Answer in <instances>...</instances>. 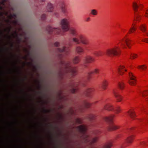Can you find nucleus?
I'll list each match as a JSON object with an SVG mask.
<instances>
[{"mask_svg":"<svg viewBox=\"0 0 148 148\" xmlns=\"http://www.w3.org/2000/svg\"><path fill=\"white\" fill-rule=\"evenodd\" d=\"M70 32L72 36L74 37L72 38V40L74 42L77 44H79L81 43L84 45H89V40L85 38L84 35L78 34L76 29H72L70 30Z\"/></svg>","mask_w":148,"mask_h":148,"instance_id":"f257e3e1","label":"nucleus"},{"mask_svg":"<svg viewBox=\"0 0 148 148\" xmlns=\"http://www.w3.org/2000/svg\"><path fill=\"white\" fill-rule=\"evenodd\" d=\"M61 64L64 68L65 72L66 73H69L73 76L76 74L77 72L76 68L73 66L70 62L62 61Z\"/></svg>","mask_w":148,"mask_h":148,"instance_id":"f03ea898","label":"nucleus"},{"mask_svg":"<svg viewBox=\"0 0 148 148\" xmlns=\"http://www.w3.org/2000/svg\"><path fill=\"white\" fill-rule=\"evenodd\" d=\"M77 129L80 132L84 135H86V138L84 140L85 143H88L90 144H92L96 142L97 140V137H95L92 139H90L88 136L86 135L85 132L87 128L85 126L83 125H81L77 127Z\"/></svg>","mask_w":148,"mask_h":148,"instance_id":"7ed1b4c3","label":"nucleus"},{"mask_svg":"<svg viewBox=\"0 0 148 148\" xmlns=\"http://www.w3.org/2000/svg\"><path fill=\"white\" fill-rule=\"evenodd\" d=\"M121 50L119 47L115 46L114 47L107 49L106 53L107 56L112 57L114 56H118L120 55Z\"/></svg>","mask_w":148,"mask_h":148,"instance_id":"20e7f679","label":"nucleus"},{"mask_svg":"<svg viewBox=\"0 0 148 148\" xmlns=\"http://www.w3.org/2000/svg\"><path fill=\"white\" fill-rule=\"evenodd\" d=\"M114 115H111L105 117L104 118V120L110 124L108 130L109 131H112L116 130L119 128V127L112 124L113 118Z\"/></svg>","mask_w":148,"mask_h":148,"instance_id":"39448f33","label":"nucleus"},{"mask_svg":"<svg viewBox=\"0 0 148 148\" xmlns=\"http://www.w3.org/2000/svg\"><path fill=\"white\" fill-rule=\"evenodd\" d=\"M133 7L134 11L135 17L137 20H139L140 16L138 13V8H139L140 9L143 7L142 5L140 3H138V4L134 2L133 3Z\"/></svg>","mask_w":148,"mask_h":148,"instance_id":"423d86ee","label":"nucleus"},{"mask_svg":"<svg viewBox=\"0 0 148 148\" xmlns=\"http://www.w3.org/2000/svg\"><path fill=\"white\" fill-rule=\"evenodd\" d=\"M60 25L63 29L67 31L69 29V20L67 18H63L60 22Z\"/></svg>","mask_w":148,"mask_h":148,"instance_id":"0eeeda50","label":"nucleus"},{"mask_svg":"<svg viewBox=\"0 0 148 148\" xmlns=\"http://www.w3.org/2000/svg\"><path fill=\"white\" fill-rule=\"evenodd\" d=\"M104 108L105 109L109 111L113 110L114 111H115L116 113L120 112L121 111L120 107H116L115 109H114L113 106L110 104H107L104 106Z\"/></svg>","mask_w":148,"mask_h":148,"instance_id":"6e6552de","label":"nucleus"},{"mask_svg":"<svg viewBox=\"0 0 148 148\" xmlns=\"http://www.w3.org/2000/svg\"><path fill=\"white\" fill-rule=\"evenodd\" d=\"M57 51L61 53V54H59V57L60 58H61L64 55H67L69 53V50L68 48H66L65 47H63L62 48H58Z\"/></svg>","mask_w":148,"mask_h":148,"instance_id":"1a4fd4ad","label":"nucleus"},{"mask_svg":"<svg viewBox=\"0 0 148 148\" xmlns=\"http://www.w3.org/2000/svg\"><path fill=\"white\" fill-rule=\"evenodd\" d=\"M126 36L124 38V39H123L120 42L121 45L123 48H124L125 47V45H126L129 48H130V40L128 38L126 37Z\"/></svg>","mask_w":148,"mask_h":148,"instance_id":"9d476101","label":"nucleus"},{"mask_svg":"<svg viewBox=\"0 0 148 148\" xmlns=\"http://www.w3.org/2000/svg\"><path fill=\"white\" fill-rule=\"evenodd\" d=\"M47 29L49 33L50 34H51L53 32L54 33L59 34L61 30V29L59 28H53L50 26H49L47 27Z\"/></svg>","mask_w":148,"mask_h":148,"instance_id":"9b49d317","label":"nucleus"},{"mask_svg":"<svg viewBox=\"0 0 148 148\" xmlns=\"http://www.w3.org/2000/svg\"><path fill=\"white\" fill-rule=\"evenodd\" d=\"M129 76L130 79L128 81L129 84L131 85H135L136 82V77L131 72L129 73Z\"/></svg>","mask_w":148,"mask_h":148,"instance_id":"f8f14e48","label":"nucleus"},{"mask_svg":"<svg viewBox=\"0 0 148 148\" xmlns=\"http://www.w3.org/2000/svg\"><path fill=\"white\" fill-rule=\"evenodd\" d=\"M84 66H85L86 63H90L95 61V59L93 57L88 56L85 58L84 60Z\"/></svg>","mask_w":148,"mask_h":148,"instance_id":"ddd939ff","label":"nucleus"},{"mask_svg":"<svg viewBox=\"0 0 148 148\" xmlns=\"http://www.w3.org/2000/svg\"><path fill=\"white\" fill-rule=\"evenodd\" d=\"M93 89L90 88H86L84 91V94L88 97H90L91 94L93 92Z\"/></svg>","mask_w":148,"mask_h":148,"instance_id":"4468645a","label":"nucleus"},{"mask_svg":"<svg viewBox=\"0 0 148 148\" xmlns=\"http://www.w3.org/2000/svg\"><path fill=\"white\" fill-rule=\"evenodd\" d=\"M113 93L116 100L118 102L121 101L122 99V97L118 93L117 90L115 89L113 91Z\"/></svg>","mask_w":148,"mask_h":148,"instance_id":"2eb2a0df","label":"nucleus"},{"mask_svg":"<svg viewBox=\"0 0 148 148\" xmlns=\"http://www.w3.org/2000/svg\"><path fill=\"white\" fill-rule=\"evenodd\" d=\"M99 71V70L98 69H95L93 71H90L88 72L86 76L88 79H89L90 78V75L93 73H98Z\"/></svg>","mask_w":148,"mask_h":148,"instance_id":"dca6fc26","label":"nucleus"},{"mask_svg":"<svg viewBox=\"0 0 148 148\" xmlns=\"http://www.w3.org/2000/svg\"><path fill=\"white\" fill-rule=\"evenodd\" d=\"M128 113L129 116L132 119H134L136 116L135 112L133 110H130L128 112Z\"/></svg>","mask_w":148,"mask_h":148,"instance_id":"f3484780","label":"nucleus"},{"mask_svg":"<svg viewBox=\"0 0 148 148\" xmlns=\"http://www.w3.org/2000/svg\"><path fill=\"white\" fill-rule=\"evenodd\" d=\"M78 84V83H73V84L71 86L72 88L71 90V92L72 93H75L77 91V88H76V86Z\"/></svg>","mask_w":148,"mask_h":148,"instance_id":"a211bd4d","label":"nucleus"},{"mask_svg":"<svg viewBox=\"0 0 148 148\" xmlns=\"http://www.w3.org/2000/svg\"><path fill=\"white\" fill-rule=\"evenodd\" d=\"M124 67L123 66H120L118 69V71L120 75H122L124 73V71H126V70L124 69Z\"/></svg>","mask_w":148,"mask_h":148,"instance_id":"6ab92c4d","label":"nucleus"},{"mask_svg":"<svg viewBox=\"0 0 148 148\" xmlns=\"http://www.w3.org/2000/svg\"><path fill=\"white\" fill-rule=\"evenodd\" d=\"M76 50L77 52L79 54H80L83 53L84 50L80 46H77L76 48Z\"/></svg>","mask_w":148,"mask_h":148,"instance_id":"aec40b11","label":"nucleus"},{"mask_svg":"<svg viewBox=\"0 0 148 148\" xmlns=\"http://www.w3.org/2000/svg\"><path fill=\"white\" fill-rule=\"evenodd\" d=\"M93 54L97 57L102 56L103 54V52L101 51H98L95 52Z\"/></svg>","mask_w":148,"mask_h":148,"instance_id":"412c9836","label":"nucleus"},{"mask_svg":"<svg viewBox=\"0 0 148 148\" xmlns=\"http://www.w3.org/2000/svg\"><path fill=\"white\" fill-rule=\"evenodd\" d=\"M47 10L49 12H52L53 11V7L52 5L50 3H48L47 7Z\"/></svg>","mask_w":148,"mask_h":148,"instance_id":"4be33fe9","label":"nucleus"},{"mask_svg":"<svg viewBox=\"0 0 148 148\" xmlns=\"http://www.w3.org/2000/svg\"><path fill=\"white\" fill-rule=\"evenodd\" d=\"M83 106L86 108H89L90 106V104L87 102L86 101H84L83 103Z\"/></svg>","mask_w":148,"mask_h":148,"instance_id":"5701e85b","label":"nucleus"},{"mask_svg":"<svg viewBox=\"0 0 148 148\" xmlns=\"http://www.w3.org/2000/svg\"><path fill=\"white\" fill-rule=\"evenodd\" d=\"M80 60L79 57L76 56L75 57L73 60V63L74 64H76L78 63L79 61Z\"/></svg>","mask_w":148,"mask_h":148,"instance_id":"b1692460","label":"nucleus"},{"mask_svg":"<svg viewBox=\"0 0 148 148\" xmlns=\"http://www.w3.org/2000/svg\"><path fill=\"white\" fill-rule=\"evenodd\" d=\"M112 146L111 143H108L105 144L102 148H110Z\"/></svg>","mask_w":148,"mask_h":148,"instance_id":"393cba45","label":"nucleus"},{"mask_svg":"<svg viewBox=\"0 0 148 148\" xmlns=\"http://www.w3.org/2000/svg\"><path fill=\"white\" fill-rule=\"evenodd\" d=\"M108 85V83L106 81H104L102 83V88L103 89H105Z\"/></svg>","mask_w":148,"mask_h":148,"instance_id":"a878e982","label":"nucleus"},{"mask_svg":"<svg viewBox=\"0 0 148 148\" xmlns=\"http://www.w3.org/2000/svg\"><path fill=\"white\" fill-rule=\"evenodd\" d=\"M124 85L123 83L122 82H119L118 83V86L121 89H123L124 86Z\"/></svg>","mask_w":148,"mask_h":148,"instance_id":"bb28decb","label":"nucleus"},{"mask_svg":"<svg viewBox=\"0 0 148 148\" xmlns=\"http://www.w3.org/2000/svg\"><path fill=\"white\" fill-rule=\"evenodd\" d=\"M95 117V115L92 114H90L88 116V118L90 120H94Z\"/></svg>","mask_w":148,"mask_h":148,"instance_id":"cd10ccee","label":"nucleus"},{"mask_svg":"<svg viewBox=\"0 0 148 148\" xmlns=\"http://www.w3.org/2000/svg\"><path fill=\"white\" fill-rule=\"evenodd\" d=\"M133 140V138L132 136L128 137L126 140V142L127 143H132Z\"/></svg>","mask_w":148,"mask_h":148,"instance_id":"c85d7f7f","label":"nucleus"},{"mask_svg":"<svg viewBox=\"0 0 148 148\" xmlns=\"http://www.w3.org/2000/svg\"><path fill=\"white\" fill-rule=\"evenodd\" d=\"M91 14L93 15H96L97 14V10L95 9H92L91 10Z\"/></svg>","mask_w":148,"mask_h":148,"instance_id":"c756f323","label":"nucleus"},{"mask_svg":"<svg viewBox=\"0 0 148 148\" xmlns=\"http://www.w3.org/2000/svg\"><path fill=\"white\" fill-rule=\"evenodd\" d=\"M61 12L65 14L66 13V11L65 8L64 6H62L60 8Z\"/></svg>","mask_w":148,"mask_h":148,"instance_id":"7c9ffc66","label":"nucleus"},{"mask_svg":"<svg viewBox=\"0 0 148 148\" xmlns=\"http://www.w3.org/2000/svg\"><path fill=\"white\" fill-rule=\"evenodd\" d=\"M137 55L136 54L134 53H131L130 54V59H134L135 58L137 57Z\"/></svg>","mask_w":148,"mask_h":148,"instance_id":"2f4dec72","label":"nucleus"},{"mask_svg":"<svg viewBox=\"0 0 148 148\" xmlns=\"http://www.w3.org/2000/svg\"><path fill=\"white\" fill-rule=\"evenodd\" d=\"M136 29V28L135 27H133L130 29L129 32L130 33H133L134 31H135Z\"/></svg>","mask_w":148,"mask_h":148,"instance_id":"473e14b6","label":"nucleus"},{"mask_svg":"<svg viewBox=\"0 0 148 148\" xmlns=\"http://www.w3.org/2000/svg\"><path fill=\"white\" fill-rule=\"evenodd\" d=\"M140 28L141 30L143 32H145L146 29H145V26L143 25H142L140 27Z\"/></svg>","mask_w":148,"mask_h":148,"instance_id":"72a5a7b5","label":"nucleus"},{"mask_svg":"<svg viewBox=\"0 0 148 148\" xmlns=\"http://www.w3.org/2000/svg\"><path fill=\"white\" fill-rule=\"evenodd\" d=\"M141 93L143 97L146 96L148 94V92L147 91H145L143 92H141Z\"/></svg>","mask_w":148,"mask_h":148,"instance_id":"f704fd0d","label":"nucleus"},{"mask_svg":"<svg viewBox=\"0 0 148 148\" xmlns=\"http://www.w3.org/2000/svg\"><path fill=\"white\" fill-rule=\"evenodd\" d=\"M25 99L26 101H27L29 99L28 98V97L29 96V95L26 92H25Z\"/></svg>","mask_w":148,"mask_h":148,"instance_id":"c9c22d12","label":"nucleus"},{"mask_svg":"<svg viewBox=\"0 0 148 148\" xmlns=\"http://www.w3.org/2000/svg\"><path fill=\"white\" fill-rule=\"evenodd\" d=\"M146 68V67L145 65L139 66L138 67V68L142 70H145Z\"/></svg>","mask_w":148,"mask_h":148,"instance_id":"e433bc0d","label":"nucleus"},{"mask_svg":"<svg viewBox=\"0 0 148 148\" xmlns=\"http://www.w3.org/2000/svg\"><path fill=\"white\" fill-rule=\"evenodd\" d=\"M134 129L133 127H132L127 130V132H132L134 130Z\"/></svg>","mask_w":148,"mask_h":148,"instance_id":"4c0bfd02","label":"nucleus"},{"mask_svg":"<svg viewBox=\"0 0 148 148\" xmlns=\"http://www.w3.org/2000/svg\"><path fill=\"white\" fill-rule=\"evenodd\" d=\"M142 41L143 42L148 43V38H143L142 39Z\"/></svg>","mask_w":148,"mask_h":148,"instance_id":"58836bf2","label":"nucleus"},{"mask_svg":"<svg viewBox=\"0 0 148 148\" xmlns=\"http://www.w3.org/2000/svg\"><path fill=\"white\" fill-rule=\"evenodd\" d=\"M46 18V16L45 14H42L41 16V19L42 20H44Z\"/></svg>","mask_w":148,"mask_h":148,"instance_id":"ea45409f","label":"nucleus"},{"mask_svg":"<svg viewBox=\"0 0 148 148\" xmlns=\"http://www.w3.org/2000/svg\"><path fill=\"white\" fill-rule=\"evenodd\" d=\"M59 45V43L57 42H56L54 44V46L56 47H58Z\"/></svg>","mask_w":148,"mask_h":148,"instance_id":"a19ab883","label":"nucleus"},{"mask_svg":"<svg viewBox=\"0 0 148 148\" xmlns=\"http://www.w3.org/2000/svg\"><path fill=\"white\" fill-rule=\"evenodd\" d=\"M140 145L142 146H144V145H146V143L145 142H142L140 143Z\"/></svg>","mask_w":148,"mask_h":148,"instance_id":"79ce46f5","label":"nucleus"},{"mask_svg":"<svg viewBox=\"0 0 148 148\" xmlns=\"http://www.w3.org/2000/svg\"><path fill=\"white\" fill-rule=\"evenodd\" d=\"M145 16L148 17V9L145 12Z\"/></svg>","mask_w":148,"mask_h":148,"instance_id":"37998d69","label":"nucleus"},{"mask_svg":"<svg viewBox=\"0 0 148 148\" xmlns=\"http://www.w3.org/2000/svg\"><path fill=\"white\" fill-rule=\"evenodd\" d=\"M5 0H3V1H1V4L2 5H4V3L5 1Z\"/></svg>","mask_w":148,"mask_h":148,"instance_id":"c03bdc74","label":"nucleus"},{"mask_svg":"<svg viewBox=\"0 0 148 148\" xmlns=\"http://www.w3.org/2000/svg\"><path fill=\"white\" fill-rule=\"evenodd\" d=\"M90 17H88L86 19V21L87 22H88L90 21Z\"/></svg>","mask_w":148,"mask_h":148,"instance_id":"a18cd8bd","label":"nucleus"},{"mask_svg":"<svg viewBox=\"0 0 148 148\" xmlns=\"http://www.w3.org/2000/svg\"><path fill=\"white\" fill-rule=\"evenodd\" d=\"M25 64H27V65H29L31 64V63L29 62H25Z\"/></svg>","mask_w":148,"mask_h":148,"instance_id":"49530a36","label":"nucleus"},{"mask_svg":"<svg viewBox=\"0 0 148 148\" xmlns=\"http://www.w3.org/2000/svg\"><path fill=\"white\" fill-rule=\"evenodd\" d=\"M77 122L79 123H81V121L79 119H77Z\"/></svg>","mask_w":148,"mask_h":148,"instance_id":"de8ad7c7","label":"nucleus"},{"mask_svg":"<svg viewBox=\"0 0 148 148\" xmlns=\"http://www.w3.org/2000/svg\"><path fill=\"white\" fill-rule=\"evenodd\" d=\"M139 121L140 122H143L144 123L145 122V121L144 120L143 121L142 119L139 120Z\"/></svg>","mask_w":148,"mask_h":148,"instance_id":"09e8293b","label":"nucleus"},{"mask_svg":"<svg viewBox=\"0 0 148 148\" xmlns=\"http://www.w3.org/2000/svg\"><path fill=\"white\" fill-rule=\"evenodd\" d=\"M27 56H26L25 57H24V59L26 60H27Z\"/></svg>","mask_w":148,"mask_h":148,"instance_id":"8fccbe9b","label":"nucleus"},{"mask_svg":"<svg viewBox=\"0 0 148 148\" xmlns=\"http://www.w3.org/2000/svg\"><path fill=\"white\" fill-rule=\"evenodd\" d=\"M25 50H26V51L28 53V55H29V51L28 50H27L26 49H25Z\"/></svg>","mask_w":148,"mask_h":148,"instance_id":"3c124183","label":"nucleus"},{"mask_svg":"<svg viewBox=\"0 0 148 148\" xmlns=\"http://www.w3.org/2000/svg\"><path fill=\"white\" fill-rule=\"evenodd\" d=\"M54 14H55V15L56 16H58V14H57V12H55L54 13Z\"/></svg>","mask_w":148,"mask_h":148,"instance_id":"603ef678","label":"nucleus"},{"mask_svg":"<svg viewBox=\"0 0 148 148\" xmlns=\"http://www.w3.org/2000/svg\"><path fill=\"white\" fill-rule=\"evenodd\" d=\"M44 112H48V111H49L48 110H45V109H44Z\"/></svg>","mask_w":148,"mask_h":148,"instance_id":"864d4df0","label":"nucleus"},{"mask_svg":"<svg viewBox=\"0 0 148 148\" xmlns=\"http://www.w3.org/2000/svg\"><path fill=\"white\" fill-rule=\"evenodd\" d=\"M25 144L26 145H26H27V144H28V143L27 141H26Z\"/></svg>","mask_w":148,"mask_h":148,"instance_id":"5fc2aeb1","label":"nucleus"},{"mask_svg":"<svg viewBox=\"0 0 148 148\" xmlns=\"http://www.w3.org/2000/svg\"><path fill=\"white\" fill-rule=\"evenodd\" d=\"M3 7L0 6V9L1 10H2L3 9Z\"/></svg>","mask_w":148,"mask_h":148,"instance_id":"6e6d98bb","label":"nucleus"},{"mask_svg":"<svg viewBox=\"0 0 148 148\" xmlns=\"http://www.w3.org/2000/svg\"><path fill=\"white\" fill-rule=\"evenodd\" d=\"M25 79H27V77L26 76H25Z\"/></svg>","mask_w":148,"mask_h":148,"instance_id":"4d7b16f0","label":"nucleus"},{"mask_svg":"<svg viewBox=\"0 0 148 148\" xmlns=\"http://www.w3.org/2000/svg\"><path fill=\"white\" fill-rule=\"evenodd\" d=\"M146 101H148V98L147 99H146Z\"/></svg>","mask_w":148,"mask_h":148,"instance_id":"13d9d810","label":"nucleus"},{"mask_svg":"<svg viewBox=\"0 0 148 148\" xmlns=\"http://www.w3.org/2000/svg\"><path fill=\"white\" fill-rule=\"evenodd\" d=\"M42 1H45V0H41Z\"/></svg>","mask_w":148,"mask_h":148,"instance_id":"bf43d9fd","label":"nucleus"},{"mask_svg":"<svg viewBox=\"0 0 148 148\" xmlns=\"http://www.w3.org/2000/svg\"><path fill=\"white\" fill-rule=\"evenodd\" d=\"M112 73H114V71H112Z\"/></svg>","mask_w":148,"mask_h":148,"instance_id":"052dcab7","label":"nucleus"},{"mask_svg":"<svg viewBox=\"0 0 148 148\" xmlns=\"http://www.w3.org/2000/svg\"><path fill=\"white\" fill-rule=\"evenodd\" d=\"M147 36H148V33H147Z\"/></svg>","mask_w":148,"mask_h":148,"instance_id":"680f3d73","label":"nucleus"},{"mask_svg":"<svg viewBox=\"0 0 148 148\" xmlns=\"http://www.w3.org/2000/svg\"><path fill=\"white\" fill-rule=\"evenodd\" d=\"M26 121L27 122V120Z\"/></svg>","mask_w":148,"mask_h":148,"instance_id":"e2e57ef3","label":"nucleus"},{"mask_svg":"<svg viewBox=\"0 0 148 148\" xmlns=\"http://www.w3.org/2000/svg\"><path fill=\"white\" fill-rule=\"evenodd\" d=\"M147 121L148 122V120H147Z\"/></svg>","mask_w":148,"mask_h":148,"instance_id":"0e129e2a","label":"nucleus"}]
</instances>
